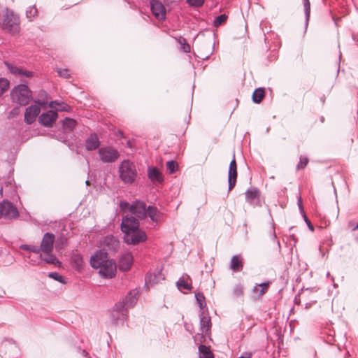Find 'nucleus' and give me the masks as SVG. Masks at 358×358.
<instances>
[{
  "label": "nucleus",
  "mask_w": 358,
  "mask_h": 358,
  "mask_svg": "<svg viewBox=\"0 0 358 358\" xmlns=\"http://www.w3.org/2000/svg\"><path fill=\"white\" fill-rule=\"evenodd\" d=\"M90 265L94 268H99V273L104 278H113L116 274L115 262L108 259L104 251H96L90 258Z\"/></svg>",
  "instance_id": "nucleus-1"
},
{
  "label": "nucleus",
  "mask_w": 358,
  "mask_h": 358,
  "mask_svg": "<svg viewBox=\"0 0 358 358\" xmlns=\"http://www.w3.org/2000/svg\"><path fill=\"white\" fill-rule=\"evenodd\" d=\"M119 178L124 185L134 184L138 178L136 164L129 159H124L118 166Z\"/></svg>",
  "instance_id": "nucleus-2"
},
{
  "label": "nucleus",
  "mask_w": 358,
  "mask_h": 358,
  "mask_svg": "<svg viewBox=\"0 0 358 358\" xmlns=\"http://www.w3.org/2000/svg\"><path fill=\"white\" fill-rule=\"evenodd\" d=\"M1 29L10 34H18L20 31V20L13 10L6 8L1 20Z\"/></svg>",
  "instance_id": "nucleus-3"
},
{
  "label": "nucleus",
  "mask_w": 358,
  "mask_h": 358,
  "mask_svg": "<svg viewBox=\"0 0 358 358\" xmlns=\"http://www.w3.org/2000/svg\"><path fill=\"white\" fill-rule=\"evenodd\" d=\"M10 98L13 102L26 106L31 101L32 92L26 84H19L12 89Z\"/></svg>",
  "instance_id": "nucleus-4"
},
{
  "label": "nucleus",
  "mask_w": 358,
  "mask_h": 358,
  "mask_svg": "<svg viewBox=\"0 0 358 358\" xmlns=\"http://www.w3.org/2000/svg\"><path fill=\"white\" fill-rule=\"evenodd\" d=\"M98 154L100 159L103 163H114L120 157L117 150L110 146L100 148Z\"/></svg>",
  "instance_id": "nucleus-5"
},
{
  "label": "nucleus",
  "mask_w": 358,
  "mask_h": 358,
  "mask_svg": "<svg viewBox=\"0 0 358 358\" xmlns=\"http://www.w3.org/2000/svg\"><path fill=\"white\" fill-rule=\"evenodd\" d=\"M124 241L128 245H138L147 240L145 231L138 229L124 235Z\"/></svg>",
  "instance_id": "nucleus-6"
},
{
  "label": "nucleus",
  "mask_w": 358,
  "mask_h": 358,
  "mask_svg": "<svg viewBox=\"0 0 358 358\" xmlns=\"http://www.w3.org/2000/svg\"><path fill=\"white\" fill-rule=\"evenodd\" d=\"M1 217L8 220L16 219L19 216L17 208L10 201L3 200L0 203Z\"/></svg>",
  "instance_id": "nucleus-7"
},
{
  "label": "nucleus",
  "mask_w": 358,
  "mask_h": 358,
  "mask_svg": "<svg viewBox=\"0 0 358 358\" xmlns=\"http://www.w3.org/2000/svg\"><path fill=\"white\" fill-rule=\"evenodd\" d=\"M121 230L124 234L139 229V222L137 218L132 215L123 217L121 222Z\"/></svg>",
  "instance_id": "nucleus-8"
},
{
  "label": "nucleus",
  "mask_w": 358,
  "mask_h": 358,
  "mask_svg": "<svg viewBox=\"0 0 358 358\" xmlns=\"http://www.w3.org/2000/svg\"><path fill=\"white\" fill-rule=\"evenodd\" d=\"M120 241L116 237L112 235L107 236L103 241V248L101 250L106 252L108 257V253L113 254L116 252L120 248Z\"/></svg>",
  "instance_id": "nucleus-9"
},
{
  "label": "nucleus",
  "mask_w": 358,
  "mask_h": 358,
  "mask_svg": "<svg viewBox=\"0 0 358 358\" xmlns=\"http://www.w3.org/2000/svg\"><path fill=\"white\" fill-rule=\"evenodd\" d=\"M146 209V204L144 201L136 200L131 204L130 213L135 215L137 218L144 220L147 217Z\"/></svg>",
  "instance_id": "nucleus-10"
},
{
  "label": "nucleus",
  "mask_w": 358,
  "mask_h": 358,
  "mask_svg": "<svg viewBox=\"0 0 358 358\" xmlns=\"http://www.w3.org/2000/svg\"><path fill=\"white\" fill-rule=\"evenodd\" d=\"M150 9L153 15L159 20L166 19V8L163 3L158 0H150Z\"/></svg>",
  "instance_id": "nucleus-11"
},
{
  "label": "nucleus",
  "mask_w": 358,
  "mask_h": 358,
  "mask_svg": "<svg viewBox=\"0 0 358 358\" xmlns=\"http://www.w3.org/2000/svg\"><path fill=\"white\" fill-rule=\"evenodd\" d=\"M246 201L253 207L260 206V191L255 187H249L245 193Z\"/></svg>",
  "instance_id": "nucleus-12"
},
{
  "label": "nucleus",
  "mask_w": 358,
  "mask_h": 358,
  "mask_svg": "<svg viewBox=\"0 0 358 358\" xmlns=\"http://www.w3.org/2000/svg\"><path fill=\"white\" fill-rule=\"evenodd\" d=\"M57 113L56 110H50L46 113H43L38 117V122L46 127H52L53 123L57 118Z\"/></svg>",
  "instance_id": "nucleus-13"
},
{
  "label": "nucleus",
  "mask_w": 358,
  "mask_h": 358,
  "mask_svg": "<svg viewBox=\"0 0 358 358\" xmlns=\"http://www.w3.org/2000/svg\"><path fill=\"white\" fill-rule=\"evenodd\" d=\"M55 236L53 234L47 232L43 235L41 245L39 246L40 251L45 254L52 252Z\"/></svg>",
  "instance_id": "nucleus-14"
},
{
  "label": "nucleus",
  "mask_w": 358,
  "mask_h": 358,
  "mask_svg": "<svg viewBox=\"0 0 358 358\" xmlns=\"http://www.w3.org/2000/svg\"><path fill=\"white\" fill-rule=\"evenodd\" d=\"M3 63L5 66L7 67V69L9 70V71L13 75L24 78H31L32 76H34L33 71L26 70L22 67L17 66L8 61H4Z\"/></svg>",
  "instance_id": "nucleus-15"
},
{
  "label": "nucleus",
  "mask_w": 358,
  "mask_h": 358,
  "mask_svg": "<svg viewBox=\"0 0 358 358\" xmlns=\"http://www.w3.org/2000/svg\"><path fill=\"white\" fill-rule=\"evenodd\" d=\"M237 178V166L235 159V156L229 164V171H228V190L231 191L236 185Z\"/></svg>",
  "instance_id": "nucleus-16"
},
{
  "label": "nucleus",
  "mask_w": 358,
  "mask_h": 358,
  "mask_svg": "<svg viewBox=\"0 0 358 358\" xmlns=\"http://www.w3.org/2000/svg\"><path fill=\"white\" fill-rule=\"evenodd\" d=\"M133 264V256L131 252H124L121 255L118 260V268L122 271H129Z\"/></svg>",
  "instance_id": "nucleus-17"
},
{
  "label": "nucleus",
  "mask_w": 358,
  "mask_h": 358,
  "mask_svg": "<svg viewBox=\"0 0 358 358\" xmlns=\"http://www.w3.org/2000/svg\"><path fill=\"white\" fill-rule=\"evenodd\" d=\"M40 111V108L36 105H31L27 107L24 112V122L28 124H32L36 120Z\"/></svg>",
  "instance_id": "nucleus-18"
},
{
  "label": "nucleus",
  "mask_w": 358,
  "mask_h": 358,
  "mask_svg": "<svg viewBox=\"0 0 358 358\" xmlns=\"http://www.w3.org/2000/svg\"><path fill=\"white\" fill-rule=\"evenodd\" d=\"M147 171L148 177L152 183H162L164 182L163 176L156 166H149Z\"/></svg>",
  "instance_id": "nucleus-19"
},
{
  "label": "nucleus",
  "mask_w": 358,
  "mask_h": 358,
  "mask_svg": "<svg viewBox=\"0 0 358 358\" xmlns=\"http://www.w3.org/2000/svg\"><path fill=\"white\" fill-rule=\"evenodd\" d=\"M100 145V141L98 136L95 133L91 134L85 140V146L87 151L96 150Z\"/></svg>",
  "instance_id": "nucleus-20"
},
{
  "label": "nucleus",
  "mask_w": 358,
  "mask_h": 358,
  "mask_svg": "<svg viewBox=\"0 0 358 358\" xmlns=\"http://www.w3.org/2000/svg\"><path fill=\"white\" fill-rule=\"evenodd\" d=\"M139 292L137 289H133L128 292L127 296L123 299V301L126 305V309L133 308L138 301V295Z\"/></svg>",
  "instance_id": "nucleus-21"
},
{
  "label": "nucleus",
  "mask_w": 358,
  "mask_h": 358,
  "mask_svg": "<svg viewBox=\"0 0 358 358\" xmlns=\"http://www.w3.org/2000/svg\"><path fill=\"white\" fill-rule=\"evenodd\" d=\"M200 328L202 333L207 334L211 327L210 317L206 314L205 310H201L199 313Z\"/></svg>",
  "instance_id": "nucleus-22"
},
{
  "label": "nucleus",
  "mask_w": 358,
  "mask_h": 358,
  "mask_svg": "<svg viewBox=\"0 0 358 358\" xmlns=\"http://www.w3.org/2000/svg\"><path fill=\"white\" fill-rule=\"evenodd\" d=\"M176 286L180 292L190 290L192 289V280L190 277L187 274L182 275L177 281Z\"/></svg>",
  "instance_id": "nucleus-23"
},
{
  "label": "nucleus",
  "mask_w": 358,
  "mask_h": 358,
  "mask_svg": "<svg viewBox=\"0 0 358 358\" xmlns=\"http://www.w3.org/2000/svg\"><path fill=\"white\" fill-rule=\"evenodd\" d=\"M71 264L75 270L80 271L83 266L82 255L77 252L73 253L71 257Z\"/></svg>",
  "instance_id": "nucleus-24"
},
{
  "label": "nucleus",
  "mask_w": 358,
  "mask_h": 358,
  "mask_svg": "<svg viewBox=\"0 0 358 358\" xmlns=\"http://www.w3.org/2000/svg\"><path fill=\"white\" fill-rule=\"evenodd\" d=\"M243 268V261L239 255H234L230 262V268L234 271H241Z\"/></svg>",
  "instance_id": "nucleus-25"
},
{
  "label": "nucleus",
  "mask_w": 358,
  "mask_h": 358,
  "mask_svg": "<svg viewBox=\"0 0 358 358\" xmlns=\"http://www.w3.org/2000/svg\"><path fill=\"white\" fill-rule=\"evenodd\" d=\"M147 211V216H148L150 220L154 222H157L158 219L160 215V212L158 210V209L152 206H148V207L146 209Z\"/></svg>",
  "instance_id": "nucleus-26"
},
{
  "label": "nucleus",
  "mask_w": 358,
  "mask_h": 358,
  "mask_svg": "<svg viewBox=\"0 0 358 358\" xmlns=\"http://www.w3.org/2000/svg\"><path fill=\"white\" fill-rule=\"evenodd\" d=\"M270 283L271 282L268 281L260 284H257L253 287L252 291L255 293H259V296H262L268 290Z\"/></svg>",
  "instance_id": "nucleus-27"
},
{
  "label": "nucleus",
  "mask_w": 358,
  "mask_h": 358,
  "mask_svg": "<svg viewBox=\"0 0 358 358\" xmlns=\"http://www.w3.org/2000/svg\"><path fill=\"white\" fill-rule=\"evenodd\" d=\"M199 358H214L210 348L205 345L199 346Z\"/></svg>",
  "instance_id": "nucleus-28"
},
{
  "label": "nucleus",
  "mask_w": 358,
  "mask_h": 358,
  "mask_svg": "<svg viewBox=\"0 0 358 358\" xmlns=\"http://www.w3.org/2000/svg\"><path fill=\"white\" fill-rule=\"evenodd\" d=\"M265 94L264 90L262 87L256 89L252 94V101L255 103H259Z\"/></svg>",
  "instance_id": "nucleus-29"
},
{
  "label": "nucleus",
  "mask_w": 358,
  "mask_h": 358,
  "mask_svg": "<svg viewBox=\"0 0 358 358\" xmlns=\"http://www.w3.org/2000/svg\"><path fill=\"white\" fill-rule=\"evenodd\" d=\"M303 6L305 13V29H306L308 25L310 15V3L309 0H303Z\"/></svg>",
  "instance_id": "nucleus-30"
},
{
  "label": "nucleus",
  "mask_w": 358,
  "mask_h": 358,
  "mask_svg": "<svg viewBox=\"0 0 358 358\" xmlns=\"http://www.w3.org/2000/svg\"><path fill=\"white\" fill-rule=\"evenodd\" d=\"M38 14V10L35 6H29L26 10V17L29 21H33Z\"/></svg>",
  "instance_id": "nucleus-31"
},
{
  "label": "nucleus",
  "mask_w": 358,
  "mask_h": 358,
  "mask_svg": "<svg viewBox=\"0 0 358 358\" xmlns=\"http://www.w3.org/2000/svg\"><path fill=\"white\" fill-rule=\"evenodd\" d=\"M194 296L200 309L204 310L203 308L206 306V303L203 294L202 292H196Z\"/></svg>",
  "instance_id": "nucleus-32"
},
{
  "label": "nucleus",
  "mask_w": 358,
  "mask_h": 358,
  "mask_svg": "<svg viewBox=\"0 0 358 358\" xmlns=\"http://www.w3.org/2000/svg\"><path fill=\"white\" fill-rule=\"evenodd\" d=\"M76 125V121L72 118L66 117L63 121V127L69 131H73Z\"/></svg>",
  "instance_id": "nucleus-33"
},
{
  "label": "nucleus",
  "mask_w": 358,
  "mask_h": 358,
  "mask_svg": "<svg viewBox=\"0 0 358 358\" xmlns=\"http://www.w3.org/2000/svg\"><path fill=\"white\" fill-rule=\"evenodd\" d=\"M20 248L21 250H26L29 252H33L35 254H38L41 252L39 247L34 245L22 244L20 246Z\"/></svg>",
  "instance_id": "nucleus-34"
},
{
  "label": "nucleus",
  "mask_w": 358,
  "mask_h": 358,
  "mask_svg": "<svg viewBox=\"0 0 358 358\" xmlns=\"http://www.w3.org/2000/svg\"><path fill=\"white\" fill-rule=\"evenodd\" d=\"M10 83L8 79L4 78H0V96L3 95L9 88Z\"/></svg>",
  "instance_id": "nucleus-35"
},
{
  "label": "nucleus",
  "mask_w": 358,
  "mask_h": 358,
  "mask_svg": "<svg viewBox=\"0 0 358 358\" xmlns=\"http://www.w3.org/2000/svg\"><path fill=\"white\" fill-rule=\"evenodd\" d=\"M48 276L50 278L54 279L56 281L61 282L62 284L66 283V281L65 278H64V276H62L57 272H50L48 273Z\"/></svg>",
  "instance_id": "nucleus-36"
},
{
  "label": "nucleus",
  "mask_w": 358,
  "mask_h": 358,
  "mask_svg": "<svg viewBox=\"0 0 358 358\" xmlns=\"http://www.w3.org/2000/svg\"><path fill=\"white\" fill-rule=\"evenodd\" d=\"M227 20V15L226 14H222L215 18L213 20V26L214 27H219L222 24H223Z\"/></svg>",
  "instance_id": "nucleus-37"
},
{
  "label": "nucleus",
  "mask_w": 358,
  "mask_h": 358,
  "mask_svg": "<svg viewBox=\"0 0 358 358\" xmlns=\"http://www.w3.org/2000/svg\"><path fill=\"white\" fill-rule=\"evenodd\" d=\"M124 310H127V309H126V305H125V303H124V301L122 300V301H119V302H117V303L115 304V306L113 307V310L112 316L114 317L115 312L116 313H120L121 311H123Z\"/></svg>",
  "instance_id": "nucleus-38"
},
{
  "label": "nucleus",
  "mask_w": 358,
  "mask_h": 358,
  "mask_svg": "<svg viewBox=\"0 0 358 358\" xmlns=\"http://www.w3.org/2000/svg\"><path fill=\"white\" fill-rule=\"evenodd\" d=\"M166 168L169 171V173H174L178 168V163L174 160H170L166 162Z\"/></svg>",
  "instance_id": "nucleus-39"
},
{
  "label": "nucleus",
  "mask_w": 358,
  "mask_h": 358,
  "mask_svg": "<svg viewBox=\"0 0 358 358\" xmlns=\"http://www.w3.org/2000/svg\"><path fill=\"white\" fill-rule=\"evenodd\" d=\"M308 163V159L305 156H300L299 162L296 165V170H301L305 169Z\"/></svg>",
  "instance_id": "nucleus-40"
},
{
  "label": "nucleus",
  "mask_w": 358,
  "mask_h": 358,
  "mask_svg": "<svg viewBox=\"0 0 358 358\" xmlns=\"http://www.w3.org/2000/svg\"><path fill=\"white\" fill-rule=\"evenodd\" d=\"M234 296L236 297H240L243 294V287L241 284L236 285L233 289Z\"/></svg>",
  "instance_id": "nucleus-41"
},
{
  "label": "nucleus",
  "mask_w": 358,
  "mask_h": 358,
  "mask_svg": "<svg viewBox=\"0 0 358 358\" xmlns=\"http://www.w3.org/2000/svg\"><path fill=\"white\" fill-rule=\"evenodd\" d=\"M57 72L60 77L64 78H70L69 71L67 69H57Z\"/></svg>",
  "instance_id": "nucleus-42"
},
{
  "label": "nucleus",
  "mask_w": 358,
  "mask_h": 358,
  "mask_svg": "<svg viewBox=\"0 0 358 358\" xmlns=\"http://www.w3.org/2000/svg\"><path fill=\"white\" fill-rule=\"evenodd\" d=\"M130 206L131 204L126 201H121L120 202V208L122 212H126L127 210L130 212Z\"/></svg>",
  "instance_id": "nucleus-43"
},
{
  "label": "nucleus",
  "mask_w": 358,
  "mask_h": 358,
  "mask_svg": "<svg viewBox=\"0 0 358 358\" xmlns=\"http://www.w3.org/2000/svg\"><path fill=\"white\" fill-rule=\"evenodd\" d=\"M43 260L47 264H55L56 263H59L55 256L52 255H48Z\"/></svg>",
  "instance_id": "nucleus-44"
},
{
  "label": "nucleus",
  "mask_w": 358,
  "mask_h": 358,
  "mask_svg": "<svg viewBox=\"0 0 358 358\" xmlns=\"http://www.w3.org/2000/svg\"><path fill=\"white\" fill-rule=\"evenodd\" d=\"M187 2L191 6L200 7L203 4L204 0H187Z\"/></svg>",
  "instance_id": "nucleus-45"
},
{
  "label": "nucleus",
  "mask_w": 358,
  "mask_h": 358,
  "mask_svg": "<svg viewBox=\"0 0 358 358\" xmlns=\"http://www.w3.org/2000/svg\"><path fill=\"white\" fill-rule=\"evenodd\" d=\"M180 43L182 45V49L183 50V52H190L191 51V48H190V45L186 43V40L185 38H182L181 41H180Z\"/></svg>",
  "instance_id": "nucleus-46"
},
{
  "label": "nucleus",
  "mask_w": 358,
  "mask_h": 358,
  "mask_svg": "<svg viewBox=\"0 0 358 358\" xmlns=\"http://www.w3.org/2000/svg\"><path fill=\"white\" fill-rule=\"evenodd\" d=\"M302 215H303V220L305 221V222L306 223L308 229L311 231H314V227L313 225L312 224L310 220L308 218V217L306 216V213L304 211H303V213H302Z\"/></svg>",
  "instance_id": "nucleus-47"
},
{
  "label": "nucleus",
  "mask_w": 358,
  "mask_h": 358,
  "mask_svg": "<svg viewBox=\"0 0 358 358\" xmlns=\"http://www.w3.org/2000/svg\"><path fill=\"white\" fill-rule=\"evenodd\" d=\"M59 106V110L61 111H67L69 108V106L64 102H61V104Z\"/></svg>",
  "instance_id": "nucleus-48"
},
{
  "label": "nucleus",
  "mask_w": 358,
  "mask_h": 358,
  "mask_svg": "<svg viewBox=\"0 0 358 358\" xmlns=\"http://www.w3.org/2000/svg\"><path fill=\"white\" fill-rule=\"evenodd\" d=\"M252 356V353L251 352H244L243 354L238 358H251Z\"/></svg>",
  "instance_id": "nucleus-49"
},
{
  "label": "nucleus",
  "mask_w": 358,
  "mask_h": 358,
  "mask_svg": "<svg viewBox=\"0 0 358 358\" xmlns=\"http://www.w3.org/2000/svg\"><path fill=\"white\" fill-rule=\"evenodd\" d=\"M297 204H298L299 208V210H300V211H301V213L302 214L303 211H304V210H303V208L302 200H301V196H299L298 198Z\"/></svg>",
  "instance_id": "nucleus-50"
},
{
  "label": "nucleus",
  "mask_w": 358,
  "mask_h": 358,
  "mask_svg": "<svg viewBox=\"0 0 358 358\" xmlns=\"http://www.w3.org/2000/svg\"><path fill=\"white\" fill-rule=\"evenodd\" d=\"M160 279H161V273L158 272V275H155V274L154 275L153 282L157 283V282H159Z\"/></svg>",
  "instance_id": "nucleus-51"
},
{
  "label": "nucleus",
  "mask_w": 358,
  "mask_h": 358,
  "mask_svg": "<svg viewBox=\"0 0 358 358\" xmlns=\"http://www.w3.org/2000/svg\"><path fill=\"white\" fill-rule=\"evenodd\" d=\"M60 104H61V102H59L57 100H55V101H52L50 102L49 106L52 108L54 106V105L60 106Z\"/></svg>",
  "instance_id": "nucleus-52"
},
{
  "label": "nucleus",
  "mask_w": 358,
  "mask_h": 358,
  "mask_svg": "<svg viewBox=\"0 0 358 358\" xmlns=\"http://www.w3.org/2000/svg\"><path fill=\"white\" fill-rule=\"evenodd\" d=\"M17 110H18V108H15L12 110V111L10 112V115H15V114H17Z\"/></svg>",
  "instance_id": "nucleus-53"
},
{
  "label": "nucleus",
  "mask_w": 358,
  "mask_h": 358,
  "mask_svg": "<svg viewBox=\"0 0 358 358\" xmlns=\"http://www.w3.org/2000/svg\"><path fill=\"white\" fill-rule=\"evenodd\" d=\"M357 229H358V222H357V224H356L355 227H353V228H352V230H354V231H355V230H357Z\"/></svg>",
  "instance_id": "nucleus-54"
},
{
  "label": "nucleus",
  "mask_w": 358,
  "mask_h": 358,
  "mask_svg": "<svg viewBox=\"0 0 358 358\" xmlns=\"http://www.w3.org/2000/svg\"><path fill=\"white\" fill-rule=\"evenodd\" d=\"M272 236H273V238L274 239H275V238H276V234H275V232L274 231H273V232Z\"/></svg>",
  "instance_id": "nucleus-55"
},
{
  "label": "nucleus",
  "mask_w": 358,
  "mask_h": 358,
  "mask_svg": "<svg viewBox=\"0 0 358 358\" xmlns=\"http://www.w3.org/2000/svg\"><path fill=\"white\" fill-rule=\"evenodd\" d=\"M83 354L86 356L88 355V353L85 350H83Z\"/></svg>",
  "instance_id": "nucleus-56"
},
{
  "label": "nucleus",
  "mask_w": 358,
  "mask_h": 358,
  "mask_svg": "<svg viewBox=\"0 0 358 358\" xmlns=\"http://www.w3.org/2000/svg\"><path fill=\"white\" fill-rule=\"evenodd\" d=\"M269 130H270V128H269V127H268V128L266 129V133H268V132H269Z\"/></svg>",
  "instance_id": "nucleus-57"
},
{
  "label": "nucleus",
  "mask_w": 358,
  "mask_h": 358,
  "mask_svg": "<svg viewBox=\"0 0 358 358\" xmlns=\"http://www.w3.org/2000/svg\"><path fill=\"white\" fill-rule=\"evenodd\" d=\"M330 276V273L329 272H327V277H329Z\"/></svg>",
  "instance_id": "nucleus-58"
},
{
  "label": "nucleus",
  "mask_w": 358,
  "mask_h": 358,
  "mask_svg": "<svg viewBox=\"0 0 358 358\" xmlns=\"http://www.w3.org/2000/svg\"><path fill=\"white\" fill-rule=\"evenodd\" d=\"M148 277L146 275V277H145V282L146 283L148 282Z\"/></svg>",
  "instance_id": "nucleus-59"
},
{
  "label": "nucleus",
  "mask_w": 358,
  "mask_h": 358,
  "mask_svg": "<svg viewBox=\"0 0 358 358\" xmlns=\"http://www.w3.org/2000/svg\"><path fill=\"white\" fill-rule=\"evenodd\" d=\"M331 280L334 282V278L333 276L331 277Z\"/></svg>",
  "instance_id": "nucleus-60"
},
{
  "label": "nucleus",
  "mask_w": 358,
  "mask_h": 358,
  "mask_svg": "<svg viewBox=\"0 0 358 358\" xmlns=\"http://www.w3.org/2000/svg\"><path fill=\"white\" fill-rule=\"evenodd\" d=\"M89 358H91V357H89Z\"/></svg>",
  "instance_id": "nucleus-61"
}]
</instances>
